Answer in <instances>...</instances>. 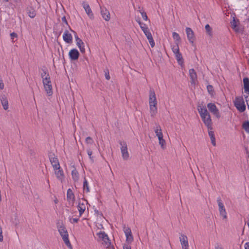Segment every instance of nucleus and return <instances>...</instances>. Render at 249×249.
Listing matches in <instances>:
<instances>
[{
  "instance_id": "obj_1",
  "label": "nucleus",
  "mask_w": 249,
  "mask_h": 249,
  "mask_svg": "<svg viewBox=\"0 0 249 249\" xmlns=\"http://www.w3.org/2000/svg\"><path fill=\"white\" fill-rule=\"evenodd\" d=\"M197 109L204 124L207 126L208 129H212L211 117L205 106L202 104H199L197 105Z\"/></svg>"
},
{
  "instance_id": "obj_2",
  "label": "nucleus",
  "mask_w": 249,
  "mask_h": 249,
  "mask_svg": "<svg viewBox=\"0 0 249 249\" xmlns=\"http://www.w3.org/2000/svg\"><path fill=\"white\" fill-rule=\"evenodd\" d=\"M58 231L61 235L64 243L68 247H71L70 242L68 238V233L66 228L63 225L57 226Z\"/></svg>"
},
{
  "instance_id": "obj_3",
  "label": "nucleus",
  "mask_w": 249,
  "mask_h": 249,
  "mask_svg": "<svg viewBox=\"0 0 249 249\" xmlns=\"http://www.w3.org/2000/svg\"><path fill=\"white\" fill-rule=\"evenodd\" d=\"M120 150L123 160L127 161L130 159V156L128 151L127 145L125 142H120Z\"/></svg>"
},
{
  "instance_id": "obj_4",
  "label": "nucleus",
  "mask_w": 249,
  "mask_h": 249,
  "mask_svg": "<svg viewBox=\"0 0 249 249\" xmlns=\"http://www.w3.org/2000/svg\"><path fill=\"white\" fill-rule=\"evenodd\" d=\"M154 132L158 138L159 144L161 146L162 148L164 149L165 141L163 138V134L160 125L156 124V126L154 128Z\"/></svg>"
},
{
  "instance_id": "obj_5",
  "label": "nucleus",
  "mask_w": 249,
  "mask_h": 249,
  "mask_svg": "<svg viewBox=\"0 0 249 249\" xmlns=\"http://www.w3.org/2000/svg\"><path fill=\"white\" fill-rule=\"evenodd\" d=\"M234 103L235 107L240 112H243L246 110V105L243 97H236Z\"/></svg>"
},
{
  "instance_id": "obj_6",
  "label": "nucleus",
  "mask_w": 249,
  "mask_h": 249,
  "mask_svg": "<svg viewBox=\"0 0 249 249\" xmlns=\"http://www.w3.org/2000/svg\"><path fill=\"white\" fill-rule=\"evenodd\" d=\"M44 88L48 96H51L53 94L52 85L50 78H45L42 81Z\"/></svg>"
},
{
  "instance_id": "obj_7",
  "label": "nucleus",
  "mask_w": 249,
  "mask_h": 249,
  "mask_svg": "<svg viewBox=\"0 0 249 249\" xmlns=\"http://www.w3.org/2000/svg\"><path fill=\"white\" fill-rule=\"evenodd\" d=\"M54 175L58 180L61 182H63L65 179V175L63 169L60 166L53 168Z\"/></svg>"
},
{
  "instance_id": "obj_8",
  "label": "nucleus",
  "mask_w": 249,
  "mask_h": 249,
  "mask_svg": "<svg viewBox=\"0 0 249 249\" xmlns=\"http://www.w3.org/2000/svg\"><path fill=\"white\" fill-rule=\"evenodd\" d=\"M207 107L209 110L217 118L219 119L220 117L219 111L214 104L209 103L207 104Z\"/></svg>"
},
{
  "instance_id": "obj_9",
  "label": "nucleus",
  "mask_w": 249,
  "mask_h": 249,
  "mask_svg": "<svg viewBox=\"0 0 249 249\" xmlns=\"http://www.w3.org/2000/svg\"><path fill=\"white\" fill-rule=\"evenodd\" d=\"M217 201L218 203V210L220 216L222 217L223 219H227V213L224 204L222 203L221 199L220 198H217Z\"/></svg>"
},
{
  "instance_id": "obj_10",
  "label": "nucleus",
  "mask_w": 249,
  "mask_h": 249,
  "mask_svg": "<svg viewBox=\"0 0 249 249\" xmlns=\"http://www.w3.org/2000/svg\"><path fill=\"white\" fill-rule=\"evenodd\" d=\"M123 230L126 236V241L128 244L131 243L133 241V237L130 229L125 225L123 227Z\"/></svg>"
},
{
  "instance_id": "obj_11",
  "label": "nucleus",
  "mask_w": 249,
  "mask_h": 249,
  "mask_svg": "<svg viewBox=\"0 0 249 249\" xmlns=\"http://www.w3.org/2000/svg\"><path fill=\"white\" fill-rule=\"evenodd\" d=\"M87 205V202L84 199L80 200L79 201L78 205L77 206L78 210L79 212L80 216L85 212Z\"/></svg>"
},
{
  "instance_id": "obj_12",
  "label": "nucleus",
  "mask_w": 249,
  "mask_h": 249,
  "mask_svg": "<svg viewBox=\"0 0 249 249\" xmlns=\"http://www.w3.org/2000/svg\"><path fill=\"white\" fill-rule=\"evenodd\" d=\"M149 106L157 105V101L155 91L153 89H150L149 95Z\"/></svg>"
},
{
  "instance_id": "obj_13",
  "label": "nucleus",
  "mask_w": 249,
  "mask_h": 249,
  "mask_svg": "<svg viewBox=\"0 0 249 249\" xmlns=\"http://www.w3.org/2000/svg\"><path fill=\"white\" fill-rule=\"evenodd\" d=\"M179 240L182 246V249H188L189 244L187 237L185 235L181 234L179 237Z\"/></svg>"
},
{
  "instance_id": "obj_14",
  "label": "nucleus",
  "mask_w": 249,
  "mask_h": 249,
  "mask_svg": "<svg viewBox=\"0 0 249 249\" xmlns=\"http://www.w3.org/2000/svg\"><path fill=\"white\" fill-rule=\"evenodd\" d=\"M185 31L187 34V38L191 44H193L195 40V36L194 32L189 27L186 28Z\"/></svg>"
},
{
  "instance_id": "obj_15",
  "label": "nucleus",
  "mask_w": 249,
  "mask_h": 249,
  "mask_svg": "<svg viewBox=\"0 0 249 249\" xmlns=\"http://www.w3.org/2000/svg\"><path fill=\"white\" fill-rule=\"evenodd\" d=\"M49 158L53 169L60 166L58 160L54 155H50Z\"/></svg>"
},
{
  "instance_id": "obj_16",
  "label": "nucleus",
  "mask_w": 249,
  "mask_h": 249,
  "mask_svg": "<svg viewBox=\"0 0 249 249\" xmlns=\"http://www.w3.org/2000/svg\"><path fill=\"white\" fill-rule=\"evenodd\" d=\"M1 104L4 110H7L9 108L8 100L5 95H2L0 97Z\"/></svg>"
},
{
  "instance_id": "obj_17",
  "label": "nucleus",
  "mask_w": 249,
  "mask_h": 249,
  "mask_svg": "<svg viewBox=\"0 0 249 249\" xmlns=\"http://www.w3.org/2000/svg\"><path fill=\"white\" fill-rule=\"evenodd\" d=\"M101 13L103 18L106 21H109L110 18V13L109 11L105 8L100 7Z\"/></svg>"
},
{
  "instance_id": "obj_18",
  "label": "nucleus",
  "mask_w": 249,
  "mask_h": 249,
  "mask_svg": "<svg viewBox=\"0 0 249 249\" xmlns=\"http://www.w3.org/2000/svg\"><path fill=\"white\" fill-rule=\"evenodd\" d=\"M83 6L87 13L90 18H93V14L90 8L89 4L86 3L85 2H83L82 3Z\"/></svg>"
},
{
  "instance_id": "obj_19",
  "label": "nucleus",
  "mask_w": 249,
  "mask_h": 249,
  "mask_svg": "<svg viewBox=\"0 0 249 249\" xmlns=\"http://www.w3.org/2000/svg\"><path fill=\"white\" fill-rule=\"evenodd\" d=\"M74 196L71 189H69L67 191V200L70 204L73 205L74 202Z\"/></svg>"
},
{
  "instance_id": "obj_20",
  "label": "nucleus",
  "mask_w": 249,
  "mask_h": 249,
  "mask_svg": "<svg viewBox=\"0 0 249 249\" xmlns=\"http://www.w3.org/2000/svg\"><path fill=\"white\" fill-rule=\"evenodd\" d=\"M69 55L71 60H75L78 58L79 53L76 49H73L70 51Z\"/></svg>"
},
{
  "instance_id": "obj_21",
  "label": "nucleus",
  "mask_w": 249,
  "mask_h": 249,
  "mask_svg": "<svg viewBox=\"0 0 249 249\" xmlns=\"http://www.w3.org/2000/svg\"><path fill=\"white\" fill-rule=\"evenodd\" d=\"M75 40H76V44H77L78 47L79 48L81 52L82 53H85V49L84 48V42L77 36H75Z\"/></svg>"
},
{
  "instance_id": "obj_22",
  "label": "nucleus",
  "mask_w": 249,
  "mask_h": 249,
  "mask_svg": "<svg viewBox=\"0 0 249 249\" xmlns=\"http://www.w3.org/2000/svg\"><path fill=\"white\" fill-rule=\"evenodd\" d=\"M63 38L64 40L67 43H70L72 42V36L67 30L65 31L63 35Z\"/></svg>"
},
{
  "instance_id": "obj_23",
  "label": "nucleus",
  "mask_w": 249,
  "mask_h": 249,
  "mask_svg": "<svg viewBox=\"0 0 249 249\" xmlns=\"http://www.w3.org/2000/svg\"><path fill=\"white\" fill-rule=\"evenodd\" d=\"M143 33L145 34V36L147 37V38L148 39L151 46L152 47H153L155 46V42L153 40L152 35L151 33L149 32V30H148L144 32Z\"/></svg>"
},
{
  "instance_id": "obj_24",
  "label": "nucleus",
  "mask_w": 249,
  "mask_h": 249,
  "mask_svg": "<svg viewBox=\"0 0 249 249\" xmlns=\"http://www.w3.org/2000/svg\"><path fill=\"white\" fill-rule=\"evenodd\" d=\"M189 75L192 80V83L195 84L197 78V75L194 69H192L189 70Z\"/></svg>"
},
{
  "instance_id": "obj_25",
  "label": "nucleus",
  "mask_w": 249,
  "mask_h": 249,
  "mask_svg": "<svg viewBox=\"0 0 249 249\" xmlns=\"http://www.w3.org/2000/svg\"><path fill=\"white\" fill-rule=\"evenodd\" d=\"M101 242L103 245L106 248H108L110 249L112 248V247L111 245L110 240H109L108 236L106 238V239H104Z\"/></svg>"
},
{
  "instance_id": "obj_26",
  "label": "nucleus",
  "mask_w": 249,
  "mask_h": 249,
  "mask_svg": "<svg viewBox=\"0 0 249 249\" xmlns=\"http://www.w3.org/2000/svg\"><path fill=\"white\" fill-rule=\"evenodd\" d=\"M71 176L73 180L76 182L79 179V174L74 167H73V169L71 171Z\"/></svg>"
},
{
  "instance_id": "obj_27",
  "label": "nucleus",
  "mask_w": 249,
  "mask_h": 249,
  "mask_svg": "<svg viewBox=\"0 0 249 249\" xmlns=\"http://www.w3.org/2000/svg\"><path fill=\"white\" fill-rule=\"evenodd\" d=\"M150 113L152 117H154L157 113L158 109L157 105L149 106Z\"/></svg>"
},
{
  "instance_id": "obj_28",
  "label": "nucleus",
  "mask_w": 249,
  "mask_h": 249,
  "mask_svg": "<svg viewBox=\"0 0 249 249\" xmlns=\"http://www.w3.org/2000/svg\"><path fill=\"white\" fill-rule=\"evenodd\" d=\"M245 92L249 95V79L248 78L243 79Z\"/></svg>"
},
{
  "instance_id": "obj_29",
  "label": "nucleus",
  "mask_w": 249,
  "mask_h": 249,
  "mask_svg": "<svg viewBox=\"0 0 249 249\" xmlns=\"http://www.w3.org/2000/svg\"><path fill=\"white\" fill-rule=\"evenodd\" d=\"M209 136L211 139V142L213 146L216 145L215 139L214 137V134L212 129H208Z\"/></svg>"
},
{
  "instance_id": "obj_30",
  "label": "nucleus",
  "mask_w": 249,
  "mask_h": 249,
  "mask_svg": "<svg viewBox=\"0 0 249 249\" xmlns=\"http://www.w3.org/2000/svg\"><path fill=\"white\" fill-rule=\"evenodd\" d=\"M205 29L207 35L208 36L212 37L213 36V32H212V29L210 27V26L209 24H206L205 26Z\"/></svg>"
},
{
  "instance_id": "obj_31",
  "label": "nucleus",
  "mask_w": 249,
  "mask_h": 249,
  "mask_svg": "<svg viewBox=\"0 0 249 249\" xmlns=\"http://www.w3.org/2000/svg\"><path fill=\"white\" fill-rule=\"evenodd\" d=\"M100 241H102L104 239H106L108 235L104 231H100L97 233Z\"/></svg>"
},
{
  "instance_id": "obj_32",
  "label": "nucleus",
  "mask_w": 249,
  "mask_h": 249,
  "mask_svg": "<svg viewBox=\"0 0 249 249\" xmlns=\"http://www.w3.org/2000/svg\"><path fill=\"white\" fill-rule=\"evenodd\" d=\"M173 37L175 41L176 44H178V43L180 41V37L179 35L176 32H174L172 34Z\"/></svg>"
},
{
  "instance_id": "obj_33",
  "label": "nucleus",
  "mask_w": 249,
  "mask_h": 249,
  "mask_svg": "<svg viewBox=\"0 0 249 249\" xmlns=\"http://www.w3.org/2000/svg\"><path fill=\"white\" fill-rule=\"evenodd\" d=\"M175 55L178 64L180 65H182L183 61L182 56L181 53H178L177 54H175Z\"/></svg>"
},
{
  "instance_id": "obj_34",
  "label": "nucleus",
  "mask_w": 249,
  "mask_h": 249,
  "mask_svg": "<svg viewBox=\"0 0 249 249\" xmlns=\"http://www.w3.org/2000/svg\"><path fill=\"white\" fill-rule=\"evenodd\" d=\"M231 27L235 31H238V28L237 27V22L235 19L233 18L232 21L231 22Z\"/></svg>"
},
{
  "instance_id": "obj_35",
  "label": "nucleus",
  "mask_w": 249,
  "mask_h": 249,
  "mask_svg": "<svg viewBox=\"0 0 249 249\" xmlns=\"http://www.w3.org/2000/svg\"><path fill=\"white\" fill-rule=\"evenodd\" d=\"M138 22L139 24L140 25L141 28L142 29V31L143 32L149 30L148 27L146 26V25L145 24L142 23L140 20L138 21Z\"/></svg>"
},
{
  "instance_id": "obj_36",
  "label": "nucleus",
  "mask_w": 249,
  "mask_h": 249,
  "mask_svg": "<svg viewBox=\"0 0 249 249\" xmlns=\"http://www.w3.org/2000/svg\"><path fill=\"white\" fill-rule=\"evenodd\" d=\"M41 78L42 79V81L45 79V78H49L50 76L49 74L47 72V71L45 70H43V72L41 74Z\"/></svg>"
},
{
  "instance_id": "obj_37",
  "label": "nucleus",
  "mask_w": 249,
  "mask_h": 249,
  "mask_svg": "<svg viewBox=\"0 0 249 249\" xmlns=\"http://www.w3.org/2000/svg\"><path fill=\"white\" fill-rule=\"evenodd\" d=\"M83 188H84V190L86 191L87 192H89V191L88 183V181H87V180L85 179V178H84V184H83Z\"/></svg>"
},
{
  "instance_id": "obj_38",
  "label": "nucleus",
  "mask_w": 249,
  "mask_h": 249,
  "mask_svg": "<svg viewBox=\"0 0 249 249\" xmlns=\"http://www.w3.org/2000/svg\"><path fill=\"white\" fill-rule=\"evenodd\" d=\"M207 88L209 94H211V96H213L214 94V90L213 86L211 85H208L207 86Z\"/></svg>"
},
{
  "instance_id": "obj_39",
  "label": "nucleus",
  "mask_w": 249,
  "mask_h": 249,
  "mask_svg": "<svg viewBox=\"0 0 249 249\" xmlns=\"http://www.w3.org/2000/svg\"><path fill=\"white\" fill-rule=\"evenodd\" d=\"M172 51L175 54H176L178 53H179L178 44H176V45L172 47Z\"/></svg>"
},
{
  "instance_id": "obj_40",
  "label": "nucleus",
  "mask_w": 249,
  "mask_h": 249,
  "mask_svg": "<svg viewBox=\"0 0 249 249\" xmlns=\"http://www.w3.org/2000/svg\"><path fill=\"white\" fill-rule=\"evenodd\" d=\"M243 127L247 132L249 133V122L244 123Z\"/></svg>"
},
{
  "instance_id": "obj_41",
  "label": "nucleus",
  "mask_w": 249,
  "mask_h": 249,
  "mask_svg": "<svg viewBox=\"0 0 249 249\" xmlns=\"http://www.w3.org/2000/svg\"><path fill=\"white\" fill-rule=\"evenodd\" d=\"M87 153L89 156V159H90L91 161L93 162V157L91 156L92 154V151L90 149H88L87 150Z\"/></svg>"
},
{
  "instance_id": "obj_42",
  "label": "nucleus",
  "mask_w": 249,
  "mask_h": 249,
  "mask_svg": "<svg viewBox=\"0 0 249 249\" xmlns=\"http://www.w3.org/2000/svg\"><path fill=\"white\" fill-rule=\"evenodd\" d=\"M86 142L87 144H92L93 143V141L92 138L90 137H88L86 139Z\"/></svg>"
},
{
  "instance_id": "obj_43",
  "label": "nucleus",
  "mask_w": 249,
  "mask_h": 249,
  "mask_svg": "<svg viewBox=\"0 0 249 249\" xmlns=\"http://www.w3.org/2000/svg\"><path fill=\"white\" fill-rule=\"evenodd\" d=\"M142 18L144 20H147L148 19V17L146 15V13L144 11H140Z\"/></svg>"
},
{
  "instance_id": "obj_44",
  "label": "nucleus",
  "mask_w": 249,
  "mask_h": 249,
  "mask_svg": "<svg viewBox=\"0 0 249 249\" xmlns=\"http://www.w3.org/2000/svg\"><path fill=\"white\" fill-rule=\"evenodd\" d=\"M29 16L31 18H34L36 16V13L34 10L32 11H29Z\"/></svg>"
},
{
  "instance_id": "obj_45",
  "label": "nucleus",
  "mask_w": 249,
  "mask_h": 249,
  "mask_svg": "<svg viewBox=\"0 0 249 249\" xmlns=\"http://www.w3.org/2000/svg\"><path fill=\"white\" fill-rule=\"evenodd\" d=\"M10 36L11 37V39H12L13 41H14V39L18 37L17 34L15 33H12L10 34Z\"/></svg>"
},
{
  "instance_id": "obj_46",
  "label": "nucleus",
  "mask_w": 249,
  "mask_h": 249,
  "mask_svg": "<svg viewBox=\"0 0 249 249\" xmlns=\"http://www.w3.org/2000/svg\"><path fill=\"white\" fill-rule=\"evenodd\" d=\"M3 240V237L2 235V230L1 226H0V242H2Z\"/></svg>"
},
{
  "instance_id": "obj_47",
  "label": "nucleus",
  "mask_w": 249,
  "mask_h": 249,
  "mask_svg": "<svg viewBox=\"0 0 249 249\" xmlns=\"http://www.w3.org/2000/svg\"><path fill=\"white\" fill-rule=\"evenodd\" d=\"M246 102L249 109V95L245 96Z\"/></svg>"
},
{
  "instance_id": "obj_48",
  "label": "nucleus",
  "mask_w": 249,
  "mask_h": 249,
  "mask_svg": "<svg viewBox=\"0 0 249 249\" xmlns=\"http://www.w3.org/2000/svg\"><path fill=\"white\" fill-rule=\"evenodd\" d=\"M78 218H70V221L72 223H76V222H78Z\"/></svg>"
},
{
  "instance_id": "obj_49",
  "label": "nucleus",
  "mask_w": 249,
  "mask_h": 249,
  "mask_svg": "<svg viewBox=\"0 0 249 249\" xmlns=\"http://www.w3.org/2000/svg\"><path fill=\"white\" fill-rule=\"evenodd\" d=\"M105 77H106V78L107 80H109L110 79V76H109V71H107L105 72Z\"/></svg>"
},
{
  "instance_id": "obj_50",
  "label": "nucleus",
  "mask_w": 249,
  "mask_h": 249,
  "mask_svg": "<svg viewBox=\"0 0 249 249\" xmlns=\"http://www.w3.org/2000/svg\"><path fill=\"white\" fill-rule=\"evenodd\" d=\"M128 244H129L128 243L127 244H124L123 246V249H131V247Z\"/></svg>"
},
{
  "instance_id": "obj_51",
  "label": "nucleus",
  "mask_w": 249,
  "mask_h": 249,
  "mask_svg": "<svg viewBox=\"0 0 249 249\" xmlns=\"http://www.w3.org/2000/svg\"><path fill=\"white\" fill-rule=\"evenodd\" d=\"M245 249H249V242H247L245 244Z\"/></svg>"
},
{
  "instance_id": "obj_52",
  "label": "nucleus",
  "mask_w": 249,
  "mask_h": 249,
  "mask_svg": "<svg viewBox=\"0 0 249 249\" xmlns=\"http://www.w3.org/2000/svg\"><path fill=\"white\" fill-rule=\"evenodd\" d=\"M58 202H59L58 199L55 196H54V203L57 204L58 203Z\"/></svg>"
},
{
  "instance_id": "obj_53",
  "label": "nucleus",
  "mask_w": 249,
  "mask_h": 249,
  "mask_svg": "<svg viewBox=\"0 0 249 249\" xmlns=\"http://www.w3.org/2000/svg\"><path fill=\"white\" fill-rule=\"evenodd\" d=\"M62 19L63 21L67 23L66 19V18L65 17H63Z\"/></svg>"
},
{
  "instance_id": "obj_54",
  "label": "nucleus",
  "mask_w": 249,
  "mask_h": 249,
  "mask_svg": "<svg viewBox=\"0 0 249 249\" xmlns=\"http://www.w3.org/2000/svg\"><path fill=\"white\" fill-rule=\"evenodd\" d=\"M215 249H222V248H221V247H215Z\"/></svg>"
},
{
  "instance_id": "obj_55",
  "label": "nucleus",
  "mask_w": 249,
  "mask_h": 249,
  "mask_svg": "<svg viewBox=\"0 0 249 249\" xmlns=\"http://www.w3.org/2000/svg\"><path fill=\"white\" fill-rule=\"evenodd\" d=\"M3 0L6 1V2H8L9 1V0Z\"/></svg>"
}]
</instances>
